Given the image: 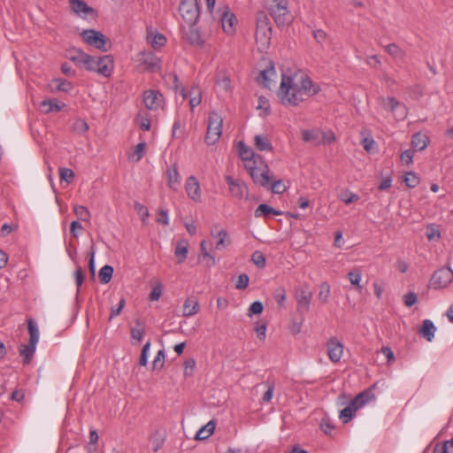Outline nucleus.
I'll list each match as a JSON object with an SVG mask.
<instances>
[{"mask_svg": "<svg viewBox=\"0 0 453 453\" xmlns=\"http://www.w3.org/2000/svg\"><path fill=\"white\" fill-rule=\"evenodd\" d=\"M319 90V86L302 72H296L293 75H281L279 95L284 104L298 105L304 100V96L316 95Z\"/></svg>", "mask_w": 453, "mask_h": 453, "instance_id": "f257e3e1", "label": "nucleus"}, {"mask_svg": "<svg viewBox=\"0 0 453 453\" xmlns=\"http://www.w3.org/2000/svg\"><path fill=\"white\" fill-rule=\"evenodd\" d=\"M268 12L279 27L288 26L293 20L287 0H273Z\"/></svg>", "mask_w": 453, "mask_h": 453, "instance_id": "f03ea898", "label": "nucleus"}, {"mask_svg": "<svg viewBox=\"0 0 453 453\" xmlns=\"http://www.w3.org/2000/svg\"><path fill=\"white\" fill-rule=\"evenodd\" d=\"M114 69V60L111 55L91 57L88 71L96 73L104 77H110Z\"/></svg>", "mask_w": 453, "mask_h": 453, "instance_id": "7ed1b4c3", "label": "nucleus"}, {"mask_svg": "<svg viewBox=\"0 0 453 453\" xmlns=\"http://www.w3.org/2000/svg\"><path fill=\"white\" fill-rule=\"evenodd\" d=\"M223 119L216 111H212L208 118L207 131L204 142L207 145L215 144L222 134Z\"/></svg>", "mask_w": 453, "mask_h": 453, "instance_id": "20e7f679", "label": "nucleus"}, {"mask_svg": "<svg viewBox=\"0 0 453 453\" xmlns=\"http://www.w3.org/2000/svg\"><path fill=\"white\" fill-rule=\"evenodd\" d=\"M272 38V27L269 19L264 12L257 14L256 39L263 46H268Z\"/></svg>", "mask_w": 453, "mask_h": 453, "instance_id": "39448f33", "label": "nucleus"}, {"mask_svg": "<svg viewBox=\"0 0 453 453\" xmlns=\"http://www.w3.org/2000/svg\"><path fill=\"white\" fill-rule=\"evenodd\" d=\"M81 35L88 45L104 52L108 50L109 40L103 33L95 29H87L83 30Z\"/></svg>", "mask_w": 453, "mask_h": 453, "instance_id": "423d86ee", "label": "nucleus"}, {"mask_svg": "<svg viewBox=\"0 0 453 453\" xmlns=\"http://www.w3.org/2000/svg\"><path fill=\"white\" fill-rule=\"evenodd\" d=\"M179 12L182 19L188 25H195L200 15V8L197 0H181Z\"/></svg>", "mask_w": 453, "mask_h": 453, "instance_id": "0eeeda50", "label": "nucleus"}, {"mask_svg": "<svg viewBox=\"0 0 453 453\" xmlns=\"http://www.w3.org/2000/svg\"><path fill=\"white\" fill-rule=\"evenodd\" d=\"M217 14L219 15V19L221 22L223 31L227 35L234 34L237 19L230 11V8L227 5L220 6L217 10Z\"/></svg>", "mask_w": 453, "mask_h": 453, "instance_id": "6e6552de", "label": "nucleus"}, {"mask_svg": "<svg viewBox=\"0 0 453 453\" xmlns=\"http://www.w3.org/2000/svg\"><path fill=\"white\" fill-rule=\"evenodd\" d=\"M135 60L142 65L147 72L157 73L161 70V59L151 51L139 52Z\"/></svg>", "mask_w": 453, "mask_h": 453, "instance_id": "1a4fd4ad", "label": "nucleus"}, {"mask_svg": "<svg viewBox=\"0 0 453 453\" xmlns=\"http://www.w3.org/2000/svg\"><path fill=\"white\" fill-rule=\"evenodd\" d=\"M453 280V272L450 267H442L434 273L430 286L434 289L446 288Z\"/></svg>", "mask_w": 453, "mask_h": 453, "instance_id": "9d476101", "label": "nucleus"}, {"mask_svg": "<svg viewBox=\"0 0 453 453\" xmlns=\"http://www.w3.org/2000/svg\"><path fill=\"white\" fill-rule=\"evenodd\" d=\"M311 297L312 292L308 286L304 285L296 289V299L298 312L304 313L310 310Z\"/></svg>", "mask_w": 453, "mask_h": 453, "instance_id": "9b49d317", "label": "nucleus"}, {"mask_svg": "<svg viewBox=\"0 0 453 453\" xmlns=\"http://www.w3.org/2000/svg\"><path fill=\"white\" fill-rule=\"evenodd\" d=\"M225 179L228 185L229 191L234 197L242 199L248 196V187L242 180L234 179L230 175H226Z\"/></svg>", "mask_w": 453, "mask_h": 453, "instance_id": "f8f14e48", "label": "nucleus"}, {"mask_svg": "<svg viewBox=\"0 0 453 453\" xmlns=\"http://www.w3.org/2000/svg\"><path fill=\"white\" fill-rule=\"evenodd\" d=\"M250 170V174L256 184L262 187H269L271 182V176L269 175V168L267 165L263 167L247 166Z\"/></svg>", "mask_w": 453, "mask_h": 453, "instance_id": "ddd939ff", "label": "nucleus"}, {"mask_svg": "<svg viewBox=\"0 0 453 453\" xmlns=\"http://www.w3.org/2000/svg\"><path fill=\"white\" fill-rule=\"evenodd\" d=\"M143 103L147 109L157 111L163 105L164 97L160 92L150 89L143 94Z\"/></svg>", "mask_w": 453, "mask_h": 453, "instance_id": "4468645a", "label": "nucleus"}, {"mask_svg": "<svg viewBox=\"0 0 453 453\" xmlns=\"http://www.w3.org/2000/svg\"><path fill=\"white\" fill-rule=\"evenodd\" d=\"M91 57L92 56H90V55L85 53L84 51H82L81 50L76 49V48L71 49L68 51L69 59L72 62H73L75 65H77L78 66L83 67L86 70H88V66L89 65Z\"/></svg>", "mask_w": 453, "mask_h": 453, "instance_id": "2eb2a0df", "label": "nucleus"}, {"mask_svg": "<svg viewBox=\"0 0 453 453\" xmlns=\"http://www.w3.org/2000/svg\"><path fill=\"white\" fill-rule=\"evenodd\" d=\"M185 189L188 196L195 202L201 200V189L197 180L194 176H189L185 184Z\"/></svg>", "mask_w": 453, "mask_h": 453, "instance_id": "dca6fc26", "label": "nucleus"}, {"mask_svg": "<svg viewBox=\"0 0 453 453\" xmlns=\"http://www.w3.org/2000/svg\"><path fill=\"white\" fill-rule=\"evenodd\" d=\"M167 186L173 189L177 190L180 186L181 178L176 167V165H172L166 170Z\"/></svg>", "mask_w": 453, "mask_h": 453, "instance_id": "f3484780", "label": "nucleus"}, {"mask_svg": "<svg viewBox=\"0 0 453 453\" xmlns=\"http://www.w3.org/2000/svg\"><path fill=\"white\" fill-rule=\"evenodd\" d=\"M276 76V71L273 64L270 66L262 70L257 78V82L265 88H271L273 77Z\"/></svg>", "mask_w": 453, "mask_h": 453, "instance_id": "a211bd4d", "label": "nucleus"}, {"mask_svg": "<svg viewBox=\"0 0 453 453\" xmlns=\"http://www.w3.org/2000/svg\"><path fill=\"white\" fill-rule=\"evenodd\" d=\"M376 387V383L373 384L368 389L364 390L360 394H358L353 399V404H357L359 408L363 407L365 403L375 398L374 394L372 393L373 388Z\"/></svg>", "mask_w": 453, "mask_h": 453, "instance_id": "6ab92c4d", "label": "nucleus"}, {"mask_svg": "<svg viewBox=\"0 0 453 453\" xmlns=\"http://www.w3.org/2000/svg\"><path fill=\"white\" fill-rule=\"evenodd\" d=\"M35 349L36 343H33L31 342H29L28 344H21L19 346V355L22 357L24 365H27L31 362L35 352Z\"/></svg>", "mask_w": 453, "mask_h": 453, "instance_id": "aec40b11", "label": "nucleus"}, {"mask_svg": "<svg viewBox=\"0 0 453 453\" xmlns=\"http://www.w3.org/2000/svg\"><path fill=\"white\" fill-rule=\"evenodd\" d=\"M199 311V303L194 296L188 297L183 304V316L191 317Z\"/></svg>", "mask_w": 453, "mask_h": 453, "instance_id": "412c9836", "label": "nucleus"}, {"mask_svg": "<svg viewBox=\"0 0 453 453\" xmlns=\"http://www.w3.org/2000/svg\"><path fill=\"white\" fill-rule=\"evenodd\" d=\"M280 214H281V211L273 209L272 206H270L266 203L259 204L254 212V215L256 218H260V217L269 218L271 216H277V215H280Z\"/></svg>", "mask_w": 453, "mask_h": 453, "instance_id": "4be33fe9", "label": "nucleus"}, {"mask_svg": "<svg viewBox=\"0 0 453 453\" xmlns=\"http://www.w3.org/2000/svg\"><path fill=\"white\" fill-rule=\"evenodd\" d=\"M429 142L428 137L421 133H416L411 138V146L415 150H424Z\"/></svg>", "mask_w": 453, "mask_h": 453, "instance_id": "5701e85b", "label": "nucleus"}, {"mask_svg": "<svg viewBox=\"0 0 453 453\" xmlns=\"http://www.w3.org/2000/svg\"><path fill=\"white\" fill-rule=\"evenodd\" d=\"M147 41L151 45V47L155 50H158L165 46L166 42V38L160 33L157 32H150L147 35Z\"/></svg>", "mask_w": 453, "mask_h": 453, "instance_id": "b1692460", "label": "nucleus"}, {"mask_svg": "<svg viewBox=\"0 0 453 453\" xmlns=\"http://www.w3.org/2000/svg\"><path fill=\"white\" fill-rule=\"evenodd\" d=\"M70 6L79 15H88L93 12V9L82 0H70Z\"/></svg>", "mask_w": 453, "mask_h": 453, "instance_id": "393cba45", "label": "nucleus"}, {"mask_svg": "<svg viewBox=\"0 0 453 453\" xmlns=\"http://www.w3.org/2000/svg\"><path fill=\"white\" fill-rule=\"evenodd\" d=\"M435 330L436 328L434 323L429 319H425L418 332L428 342H431L432 339L434 337Z\"/></svg>", "mask_w": 453, "mask_h": 453, "instance_id": "a878e982", "label": "nucleus"}, {"mask_svg": "<svg viewBox=\"0 0 453 453\" xmlns=\"http://www.w3.org/2000/svg\"><path fill=\"white\" fill-rule=\"evenodd\" d=\"M321 137V131L319 130H303L302 132L303 140L314 145L320 144Z\"/></svg>", "mask_w": 453, "mask_h": 453, "instance_id": "bb28decb", "label": "nucleus"}, {"mask_svg": "<svg viewBox=\"0 0 453 453\" xmlns=\"http://www.w3.org/2000/svg\"><path fill=\"white\" fill-rule=\"evenodd\" d=\"M188 252V242L184 241V240L179 242L177 243L175 250H174V254L178 258L179 264L182 263L187 258Z\"/></svg>", "mask_w": 453, "mask_h": 453, "instance_id": "cd10ccee", "label": "nucleus"}, {"mask_svg": "<svg viewBox=\"0 0 453 453\" xmlns=\"http://www.w3.org/2000/svg\"><path fill=\"white\" fill-rule=\"evenodd\" d=\"M328 357L333 362L340 361V342L336 340L334 342V339L330 341L328 343L327 349Z\"/></svg>", "mask_w": 453, "mask_h": 453, "instance_id": "c85d7f7f", "label": "nucleus"}, {"mask_svg": "<svg viewBox=\"0 0 453 453\" xmlns=\"http://www.w3.org/2000/svg\"><path fill=\"white\" fill-rule=\"evenodd\" d=\"M215 429V424L213 421H209L205 426H203L202 428H200L196 434V440H204L211 436Z\"/></svg>", "mask_w": 453, "mask_h": 453, "instance_id": "c756f323", "label": "nucleus"}, {"mask_svg": "<svg viewBox=\"0 0 453 453\" xmlns=\"http://www.w3.org/2000/svg\"><path fill=\"white\" fill-rule=\"evenodd\" d=\"M255 146L260 151H270L273 150V145L267 137L264 135H256L255 136Z\"/></svg>", "mask_w": 453, "mask_h": 453, "instance_id": "7c9ffc66", "label": "nucleus"}, {"mask_svg": "<svg viewBox=\"0 0 453 453\" xmlns=\"http://www.w3.org/2000/svg\"><path fill=\"white\" fill-rule=\"evenodd\" d=\"M135 326L131 327V337L141 342L144 334V323L140 319L134 320Z\"/></svg>", "mask_w": 453, "mask_h": 453, "instance_id": "2f4dec72", "label": "nucleus"}, {"mask_svg": "<svg viewBox=\"0 0 453 453\" xmlns=\"http://www.w3.org/2000/svg\"><path fill=\"white\" fill-rule=\"evenodd\" d=\"M358 409L359 407L357 404H353V400L345 408L342 409L343 423H348L355 416Z\"/></svg>", "mask_w": 453, "mask_h": 453, "instance_id": "473e14b6", "label": "nucleus"}, {"mask_svg": "<svg viewBox=\"0 0 453 453\" xmlns=\"http://www.w3.org/2000/svg\"><path fill=\"white\" fill-rule=\"evenodd\" d=\"M189 26H190V27H189L188 33L186 34L187 40L191 44H196V45L203 44V42L201 38L200 33L197 30V28H196L194 27V25H189Z\"/></svg>", "mask_w": 453, "mask_h": 453, "instance_id": "72a5a7b5", "label": "nucleus"}, {"mask_svg": "<svg viewBox=\"0 0 453 453\" xmlns=\"http://www.w3.org/2000/svg\"><path fill=\"white\" fill-rule=\"evenodd\" d=\"M382 106L385 110L390 111L392 114L403 104L401 102L396 100L395 97L390 96L388 98H382Z\"/></svg>", "mask_w": 453, "mask_h": 453, "instance_id": "f704fd0d", "label": "nucleus"}, {"mask_svg": "<svg viewBox=\"0 0 453 453\" xmlns=\"http://www.w3.org/2000/svg\"><path fill=\"white\" fill-rule=\"evenodd\" d=\"M27 329L29 333V342L36 343L39 341V329L36 322L33 319H27Z\"/></svg>", "mask_w": 453, "mask_h": 453, "instance_id": "c9c22d12", "label": "nucleus"}, {"mask_svg": "<svg viewBox=\"0 0 453 453\" xmlns=\"http://www.w3.org/2000/svg\"><path fill=\"white\" fill-rule=\"evenodd\" d=\"M361 275L362 274L359 269H354L347 274V277L351 285L354 286L359 292L362 290V286L359 284L361 280Z\"/></svg>", "mask_w": 453, "mask_h": 453, "instance_id": "e433bc0d", "label": "nucleus"}, {"mask_svg": "<svg viewBox=\"0 0 453 453\" xmlns=\"http://www.w3.org/2000/svg\"><path fill=\"white\" fill-rule=\"evenodd\" d=\"M112 274H113V267L112 266L108 265L103 266L100 269L99 275H98L101 283H103V284L108 283L111 280Z\"/></svg>", "mask_w": 453, "mask_h": 453, "instance_id": "4c0bfd02", "label": "nucleus"}, {"mask_svg": "<svg viewBox=\"0 0 453 453\" xmlns=\"http://www.w3.org/2000/svg\"><path fill=\"white\" fill-rule=\"evenodd\" d=\"M42 110L46 112L58 111L61 110V106L56 100H44L41 104Z\"/></svg>", "mask_w": 453, "mask_h": 453, "instance_id": "58836bf2", "label": "nucleus"}, {"mask_svg": "<svg viewBox=\"0 0 453 453\" xmlns=\"http://www.w3.org/2000/svg\"><path fill=\"white\" fill-rule=\"evenodd\" d=\"M73 212L79 220L89 221L90 212L87 207L82 206V205H75L73 207Z\"/></svg>", "mask_w": 453, "mask_h": 453, "instance_id": "ea45409f", "label": "nucleus"}, {"mask_svg": "<svg viewBox=\"0 0 453 453\" xmlns=\"http://www.w3.org/2000/svg\"><path fill=\"white\" fill-rule=\"evenodd\" d=\"M216 237L219 239V241L216 243V249L217 250H223L227 245L230 244V239L228 238L227 233L226 230L221 229Z\"/></svg>", "mask_w": 453, "mask_h": 453, "instance_id": "a19ab883", "label": "nucleus"}, {"mask_svg": "<svg viewBox=\"0 0 453 453\" xmlns=\"http://www.w3.org/2000/svg\"><path fill=\"white\" fill-rule=\"evenodd\" d=\"M72 130L78 134H82L88 130V125L84 119H78L73 123Z\"/></svg>", "mask_w": 453, "mask_h": 453, "instance_id": "79ce46f5", "label": "nucleus"}, {"mask_svg": "<svg viewBox=\"0 0 453 453\" xmlns=\"http://www.w3.org/2000/svg\"><path fill=\"white\" fill-rule=\"evenodd\" d=\"M403 182L408 188H413L419 183V179L414 172L406 173Z\"/></svg>", "mask_w": 453, "mask_h": 453, "instance_id": "37998d69", "label": "nucleus"}, {"mask_svg": "<svg viewBox=\"0 0 453 453\" xmlns=\"http://www.w3.org/2000/svg\"><path fill=\"white\" fill-rule=\"evenodd\" d=\"M52 82L58 91L69 92L73 89L72 83L65 80L56 79Z\"/></svg>", "mask_w": 453, "mask_h": 453, "instance_id": "c03bdc74", "label": "nucleus"}, {"mask_svg": "<svg viewBox=\"0 0 453 453\" xmlns=\"http://www.w3.org/2000/svg\"><path fill=\"white\" fill-rule=\"evenodd\" d=\"M251 261L258 267V268H264L266 264V259L265 255L259 251L256 250L251 255Z\"/></svg>", "mask_w": 453, "mask_h": 453, "instance_id": "a18cd8bd", "label": "nucleus"}, {"mask_svg": "<svg viewBox=\"0 0 453 453\" xmlns=\"http://www.w3.org/2000/svg\"><path fill=\"white\" fill-rule=\"evenodd\" d=\"M273 298L279 306L282 307L285 304L287 299L286 290L284 288L280 287L273 291Z\"/></svg>", "mask_w": 453, "mask_h": 453, "instance_id": "49530a36", "label": "nucleus"}, {"mask_svg": "<svg viewBox=\"0 0 453 453\" xmlns=\"http://www.w3.org/2000/svg\"><path fill=\"white\" fill-rule=\"evenodd\" d=\"M145 147H146L145 142L138 143L135 146L134 150L131 155V159L134 162H139L143 157Z\"/></svg>", "mask_w": 453, "mask_h": 453, "instance_id": "de8ad7c7", "label": "nucleus"}, {"mask_svg": "<svg viewBox=\"0 0 453 453\" xmlns=\"http://www.w3.org/2000/svg\"><path fill=\"white\" fill-rule=\"evenodd\" d=\"M165 364V351L160 349L157 351V356L155 357L152 362V370H161Z\"/></svg>", "mask_w": 453, "mask_h": 453, "instance_id": "09e8293b", "label": "nucleus"}, {"mask_svg": "<svg viewBox=\"0 0 453 453\" xmlns=\"http://www.w3.org/2000/svg\"><path fill=\"white\" fill-rule=\"evenodd\" d=\"M59 177L61 181H65L69 184L74 178V173L69 168L62 167L59 169Z\"/></svg>", "mask_w": 453, "mask_h": 453, "instance_id": "8fccbe9b", "label": "nucleus"}, {"mask_svg": "<svg viewBox=\"0 0 453 453\" xmlns=\"http://www.w3.org/2000/svg\"><path fill=\"white\" fill-rule=\"evenodd\" d=\"M264 306L260 301L253 302L248 310V316L252 317L253 315L261 314L263 311Z\"/></svg>", "mask_w": 453, "mask_h": 453, "instance_id": "3c124183", "label": "nucleus"}, {"mask_svg": "<svg viewBox=\"0 0 453 453\" xmlns=\"http://www.w3.org/2000/svg\"><path fill=\"white\" fill-rule=\"evenodd\" d=\"M125 304H126V300H125V297L124 296H121V298L119 299V302L118 303L117 306H112L111 308V314H110V318L109 319H112L114 317L118 316L120 314V312L122 311L123 308L125 307Z\"/></svg>", "mask_w": 453, "mask_h": 453, "instance_id": "603ef678", "label": "nucleus"}, {"mask_svg": "<svg viewBox=\"0 0 453 453\" xmlns=\"http://www.w3.org/2000/svg\"><path fill=\"white\" fill-rule=\"evenodd\" d=\"M150 349V342H148L142 347V353H141L140 359H139L140 365L145 366L147 365Z\"/></svg>", "mask_w": 453, "mask_h": 453, "instance_id": "864d4df0", "label": "nucleus"}, {"mask_svg": "<svg viewBox=\"0 0 453 453\" xmlns=\"http://www.w3.org/2000/svg\"><path fill=\"white\" fill-rule=\"evenodd\" d=\"M180 94L184 99L187 97L191 98V96H202L201 89L197 86H193L188 92L182 88Z\"/></svg>", "mask_w": 453, "mask_h": 453, "instance_id": "5fc2aeb1", "label": "nucleus"}, {"mask_svg": "<svg viewBox=\"0 0 453 453\" xmlns=\"http://www.w3.org/2000/svg\"><path fill=\"white\" fill-rule=\"evenodd\" d=\"M386 51L392 57L401 58L403 57L402 50L395 43H390L386 46Z\"/></svg>", "mask_w": 453, "mask_h": 453, "instance_id": "6e6d98bb", "label": "nucleus"}, {"mask_svg": "<svg viewBox=\"0 0 453 453\" xmlns=\"http://www.w3.org/2000/svg\"><path fill=\"white\" fill-rule=\"evenodd\" d=\"M250 278L246 273L238 276L235 288L237 289H245L249 285Z\"/></svg>", "mask_w": 453, "mask_h": 453, "instance_id": "4d7b16f0", "label": "nucleus"}, {"mask_svg": "<svg viewBox=\"0 0 453 453\" xmlns=\"http://www.w3.org/2000/svg\"><path fill=\"white\" fill-rule=\"evenodd\" d=\"M286 186L280 180L273 181L271 185V190L274 194H282L286 191Z\"/></svg>", "mask_w": 453, "mask_h": 453, "instance_id": "13d9d810", "label": "nucleus"}, {"mask_svg": "<svg viewBox=\"0 0 453 453\" xmlns=\"http://www.w3.org/2000/svg\"><path fill=\"white\" fill-rule=\"evenodd\" d=\"M330 288L327 283H322L320 285V290L319 293V299L321 302H326L329 296Z\"/></svg>", "mask_w": 453, "mask_h": 453, "instance_id": "bf43d9fd", "label": "nucleus"}, {"mask_svg": "<svg viewBox=\"0 0 453 453\" xmlns=\"http://www.w3.org/2000/svg\"><path fill=\"white\" fill-rule=\"evenodd\" d=\"M320 427H321V430H322L326 434H331V431H332L333 429H334V426L332 424L331 420H330L328 418H324L321 420Z\"/></svg>", "mask_w": 453, "mask_h": 453, "instance_id": "052dcab7", "label": "nucleus"}, {"mask_svg": "<svg viewBox=\"0 0 453 453\" xmlns=\"http://www.w3.org/2000/svg\"><path fill=\"white\" fill-rule=\"evenodd\" d=\"M397 120H403L407 118L408 115V108L405 104H402L398 110L395 111L393 114Z\"/></svg>", "mask_w": 453, "mask_h": 453, "instance_id": "680f3d73", "label": "nucleus"}, {"mask_svg": "<svg viewBox=\"0 0 453 453\" xmlns=\"http://www.w3.org/2000/svg\"><path fill=\"white\" fill-rule=\"evenodd\" d=\"M240 155L242 160L250 161L253 156V152L242 142H240Z\"/></svg>", "mask_w": 453, "mask_h": 453, "instance_id": "e2e57ef3", "label": "nucleus"}, {"mask_svg": "<svg viewBox=\"0 0 453 453\" xmlns=\"http://www.w3.org/2000/svg\"><path fill=\"white\" fill-rule=\"evenodd\" d=\"M418 301L417 295L413 292H409L408 294L404 295L403 296V302L404 304L407 307H411L414 305Z\"/></svg>", "mask_w": 453, "mask_h": 453, "instance_id": "0e129e2a", "label": "nucleus"}, {"mask_svg": "<svg viewBox=\"0 0 453 453\" xmlns=\"http://www.w3.org/2000/svg\"><path fill=\"white\" fill-rule=\"evenodd\" d=\"M157 222L165 226H167L169 224V218H168V211L160 209L158 211V216L157 219Z\"/></svg>", "mask_w": 453, "mask_h": 453, "instance_id": "69168bd1", "label": "nucleus"}, {"mask_svg": "<svg viewBox=\"0 0 453 453\" xmlns=\"http://www.w3.org/2000/svg\"><path fill=\"white\" fill-rule=\"evenodd\" d=\"M426 235L429 241H432L435 238L439 239L441 236L440 231L432 226L426 227Z\"/></svg>", "mask_w": 453, "mask_h": 453, "instance_id": "338daca9", "label": "nucleus"}, {"mask_svg": "<svg viewBox=\"0 0 453 453\" xmlns=\"http://www.w3.org/2000/svg\"><path fill=\"white\" fill-rule=\"evenodd\" d=\"M434 453H452V450L447 446V443H437L434 449Z\"/></svg>", "mask_w": 453, "mask_h": 453, "instance_id": "774afa93", "label": "nucleus"}]
</instances>
